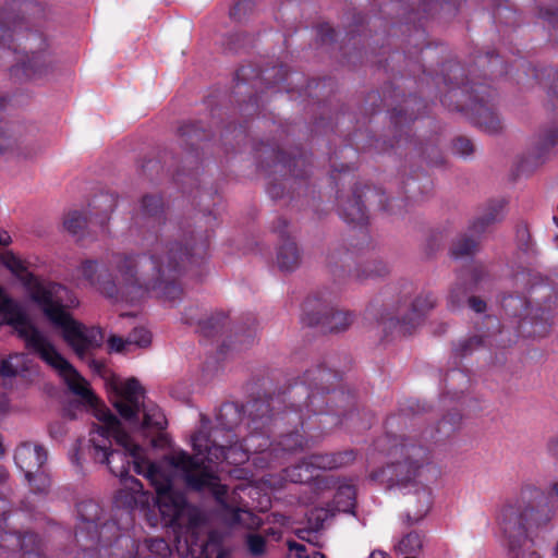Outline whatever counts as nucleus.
I'll list each match as a JSON object with an SVG mask.
<instances>
[{
	"mask_svg": "<svg viewBox=\"0 0 558 558\" xmlns=\"http://www.w3.org/2000/svg\"><path fill=\"white\" fill-rule=\"evenodd\" d=\"M194 231L173 241H158L143 254L113 253L106 263L87 259L82 276L107 298L134 303L154 293L169 302L181 299L177 279L190 257L206 251V241L194 242Z\"/></svg>",
	"mask_w": 558,
	"mask_h": 558,
	"instance_id": "1",
	"label": "nucleus"
},
{
	"mask_svg": "<svg viewBox=\"0 0 558 558\" xmlns=\"http://www.w3.org/2000/svg\"><path fill=\"white\" fill-rule=\"evenodd\" d=\"M247 435L239 428L242 410L234 403L222 404L216 415V424L208 432L199 430L192 437L195 456L183 450H173L163 457L162 462L174 469L186 486L194 490L211 488L218 500L227 494V487L218 485V477L205 465L207 462L228 460L231 453L240 451V458L234 463L248 459V453L266 451L270 446V427L278 425L284 417H275L269 401L253 400L247 404Z\"/></svg>",
	"mask_w": 558,
	"mask_h": 558,
	"instance_id": "2",
	"label": "nucleus"
},
{
	"mask_svg": "<svg viewBox=\"0 0 558 558\" xmlns=\"http://www.w3.org/2000/svg\"><path fill=\"white\" fill-rule=\"evenodd\" d=\"M29 293L49 322L61 330L63 340L80 359H85L89 352L102 345L101 328L87 327L64 311V307L76 304L64 286L50 281H38L32 277Z\"/></svg>",
	"mask_w": 558,
	"mask_h": 558,
	"instance_id": "3",
	"label": "nucleus"
},
{
	"mask_svg": "<svg viewBox=\"0 0 558 558\" xmlns=\"http://www.w3.org/2000/svg\"><path fill=\"white\" fill-rule=\"evenodd\" d=\"M97 420L89 433L88 454L95 463L108 466L111 474L120 478L129 475L133 463L134 471L145 476L146 466L156 464L145 459V451L123 430L121 422L110 410H99Z\"/></svg>",
	"mask_w": 558,
	"mask_h": 558,
	"instance_id": "4",
	"label": "nucleus"
},
{
	"mask_svg": "<svg viewBox=\"0 0 558 558\" xmlns=\"http://www.w3.org/2000/svg\"><path fill=\"white\" fill-rule=\"evenodd\" d=\"M554 513L546 496L539 489L529 486L518 499L501 508L498 522L508 546L515 549L517 542L529 544V539L547 530Z\"/></svg>",
	"mask_w": 558,
	"mask_h": 558,
	"instance_id": "5",
	"label": "nucleus"
},
{
	"mask_svg": "<svg viewBox=\"0 0 558 558\" xmlns=\"http://www.w3.org/2000/svg\"><path fill=\"white\" fill-rule=\"evenodd\" d=\"M112 405L134 430L150 438L153 447H161L167 441L162 433L167 418L156 403L146 400L145 390L137 379L130 378L116 387Z\"/></svg>",
	"mask_w": 558,
	"mask_h": 558,
	"instance_id": "6",
	"label": "nucleus"
},
{
	"mask_svg": "<svg viewBox=\"0 0 558 558\" xmlns=\"http://www.w3.org/2000/svg\"><path fill=\"white\" fill-rule=\"evenodd\" d=\"M7 306L9 307L7 311L9 314L7 319L15 324L20 335L25 339L26 348L37 353L44 362L56 369L64 379L69 389L78 396L84 404L94 408L96 416L99 410H108L99 404L98 399L88 388L87 381L77 373L73 365L57 351L49 339L35 326L28 325L14 306L10 304Z\"/></svg>",
	"mask_w": 558,
	"mask_h": 558,
	"instance_id": "7",
	"label": "nucleus"
},
{
	"mask_svg": "<svg viewBox=\"0 0 558 558\" xmlns=\"http://www.w3.org/2000/svg\"><path fill=\"white\" fill-rule=\"evenodd\" d=\"M436 304V298L430 292H416L415 287L405 282L397 292V299L391 304L385 324L388 328L395 326L399 332L408 333L414 329L423 316Z\"/></svg>",
	"mask_w": 558,
	"mask_h": 558,
	"instance_id": "8",
	"label": "nucleus"
},
{
	"mask_svg": "<svg viewBox=\"0 0 558 558\" xmlns=\"http://www.w3.org/2000/svg\"><path fill=\"white\" fill-rule=\"evenodd\" d=\"M395 454L398 459L375 473V477L386 481L390 487H407L411 483L415 485L420 471L428 463L427 447L412 438H404L395 447Z\"/></svg>",
	"mask_w": 558,
	"mask_h": 558,
	"instance_id": "9",
	"label": "nucleus"
},
{
	"mask_svg": "<svg viewBox=\"0 0 558 558\" xmlns=\"http://www.w3.org/2000/svg\"><path fill=\"white\" fill-rule=\"evenodd\" d=\"M336 294L327 289L310 295L303 304L302 322L323 332H342L354 320L352 312L335 307Z\"/></svg>",
	"mask_w": 558,
	"mask_h": 558,
	"instance_id": "10",
	"label": "nucleus"
},
{
	"mask_svg": "<svg viewBox=\"0 0 558 558\" xmlns=\"http://www.w3.org/2000/svg\"><path fill=\"white\" fill-rule=\"evenodd\" d=\"M365 204H367L368 207L390 215L402 214L404 207L403 199L390 198L379 187L363 186L354 189L351 196L340 201V216L348 223L359 226L365 225L368 220Z\"/></svg>",
	"mask_w": 558,
	"mask_h": 558,
	"instance_id": "11",
	"label": "nucleus"
},
{
	"mask_svg": "<svg viewBox=\"0 0 558 558\" xmlns=\"http://www.w3.org/2000/svg\"><path fill=\"white\" fill-rule=\"evenodd\" d=\"M23 53L11 68V76L17 81L39 80L51 75L57 66L56 59L46 40L38 34L22 36Z\"/></svg>",
	"mask_w": 558,
	"mask_h": 558,
	"instance_id": "12",
	"label": "nucleus"
},
{
	"mask_svg": "<svg viewBox=\"0 0 558 558\" xmlns=\"http://www.w3.org/2000/svg\"><path fill=\"white\" fill-rule=\"evenodd\" d=\"M145 477L156 492V504L163 520L171 525H180L187 504L183 493L173 488L171 475L161 464H149Z\"/></svg>",
	"mask_w": 558,
	"mask_h": 558,
	"instance_id": "13",
	"label": "nucleus"
},
{
	"mask_svg": "<svg viewBox=\"0 0 558 558\" xmlns=\"http://www.w3.org/2000/svg\"><path fill=\"white\" fill-rule=\"evenodd\" d=\"M37 132L34 124H13L5 130L0 129V154L10 153L24 160L36 158L44 150Z\"/></svg>",
	"mask_w": 558,
	"mask_h": 558,
	"instance_id": "14",
	"label": "nucleus"
},
{
	"mask_svg": "<svg viewBox=\"0 0 558 558\" xmlns=\"http://www.w3.org/2000/svg\"><path fill=\"white\" fill-rule=\"evenodd\" d=\"M355 460L353 450H343L338 452H316L305 457L299 464L287 469V476L294 483H305L312 478L308 474L303 476L302 470L311 472L312 470L331 471L351 464Z\"/></svg>",
	"mask_w": 558,
	"mask_h": 558,
	"instance_id": "15",
	"label": "nucleus"
},
{
	"mask_svg": "<svg viewBox=\"0 0 558 558\" xmlns=\"http://www.w3.org/2000/svg\"><path fill=\"white\" fill-rule=\"evenodd\" d=\"M352 256L347 251L332 252L328 256V266L338 277L345 274L356 281L385 277L389 272V267L379 259L368 260L351 269Z\"/></svg>",
	"mask_w": 558,
	"mask_h": 558,
	"instance_id": "16",
	"label": "nucleus"
},
{
	"mask_svg": "<svg viewBox=\"0 0 558 558\" xmlns=\"http://www.w3.org/2000/svg\"><path fill=\"white\" fill-rule=\"evenodd\" d=\"M493 92L481 86V90H474V96L470 102L463 104L461 107H468L473 113V122L482 131L496 134L501 131L502 125L496 112L488 106Z\"/></svg>",
	"mask_w": 558,
	"mask_h": 558,
	"instance_id": "17",
	"label": "nucleus"
},
{
	"mask_svg": "<svg viewBox=\"0 0 558 558\" xmlns=\"http://www.w3.org/2000/svg\"><path fill=\"white\" fill-rule=\"evenodd\" d=\"M0 558H45L38 551V536L34 533H0Z\"/></svg>",
	"mask_w": 558,
	"mask_h": 558,
	"instance_id": "18",
	"label": "nucleus"
},
{
	"mask_svg": "<svg viewBox=\"0 0 558 558\" xmlns=\"http://www.w3.org/2000/svg\"><path fill=\"white\" fill-rule=\"evenodd\" d=\"M558 144V126H549L541 131L532 148L523 156L520 162L522 172H531L546 162L554 154Z\"/></svg>",
	"mask_w": 558,
	"mask_h": 558,
	"instance_id": "19",
	"label": "nucleus"
},
{
	"mask_svg": "<svg viewBox=\"0 0 558 558\" xmlns=\"http://www.w3.org/2000/svg\"><path fill=\"white\" fill-rule=\"evenodd\" d=\"M288 221L284 218H278L274 230L279 234L282 242L278 246L276 264L283 272H291L299 268L302 262V254L296 243L290 238H286Z\"/></svg>",
	"mask_w": 558,
	"mask_h": 558,
	"instance_id": "20",
	"label": "nucleus"
},
{
	"mask_svg": "<svg viewBox=\"0 0 558 558\" xmlns=\"http://www.w3.org/2000/svg\"><path fill=\"white\" fill-rule=\"evenodd\" d=\"M48 458L47 450L38 444L23 442L14 453L17 468L24 473L28 482L43 468Z\"/></svg>",
	"mask_w": 558,
	"mask_h": 558,
	"instance_id": "21",
	"label": "nucleus"
},
{
	"mask_svg": "<svg viewBox=\"0 0 558 558\" xmlns=\"http://www.w3.org/2000/svg\"><path fill=\"white\" fill-rule=\"evenodd\" d=\"M337 380L338 374L323 366L307 369L304 373V383L307 384L311 388L317 390V392L312 390V392L307 396L305 403L306 407L310 408L315 404H323L322 397H319V391L329 392L330 388L335 386Z\"/></svg>",
	"mask_w": 558,
	"mask_h": 558,
	"instance_id": "22",
	"label": "nucleus"
},
{
	"mask_svg": "<svg viewBox=\"0 0 558 558\" xmlns=\"http://www.w3.org/2000/svg\"><path fill=\"white\" fill-rule=\"evenodd\" d=\"M415 492L409 494L405 500V520L412 525L418 523L428 513L432 507V492L427 486L414 485Z\"/></svg>",
	"mask_w": 558,
	"mask_h": 558,
	"instance_id": "23",
	"label": "nucleus"
},
{
	"mask_svg": "<svg viewBox=\"0 0 558 558\" xmlns=\"http://www.w3.org/2000/svg\"><path fill=\"white\" fill-rule=\"evenodd\" d=\"M505 206L506 203L502 199L489 201L482 213L469 225V232L481 236L493 226L501 222L505 218Z\"/></svg>",
	"mask_w": 558,
	"mask_h": 558,
	"instance_id": "24",
	"label": "nucleus"
},
{
	"mask_svg": "<svg viewBox=\"0 0 558 558\" xmlns=\"http://www.w3.org/2000/svg\"><path fill=\"white\" fill-rule=\"evenodd\" d=\"M196 311H197V308L191 307L189 310V312H185V314L182 318L184 320V323L190 324V325L197 323L199 326L201 332L206 337H214L222 330V328L225 326V322L227 319L225 314L217 313V314L211 315L210 317L202 320V319H198V317L195 313Z\"/></svg>",
	"mask_w": 558,
	"mask_h": 558,
	"instance_id": "25",
	"label": "nucleus"
},
{
	"mask_svg": "<svg viewBox=\"0 0 558 558\" xmlns=\"http://www.w3.org/2000/svg\"><path fill=\"white\" fill-rule=\"evenodd\" d=\"M276 159V172H281L283 169L288 168L289 172L294 178H305L308 174L311 163L307 156L304 154L287 158L282 151H279L277 153Z\"/></svg>",
	"mask_w": 558,
	"mask_h": 558,
	"instance_id": "26",
	"label": "nucleus"
},
{
	"mask_svg": "<svg viewBox=\"0 0 558 558\" xmlns=\"http://www.w3.org/2000/svg\"><path fill=\"white\" fill-rule=\"evenodd\" d=\"M514 241L519 254L532 258L537 254L536 244L532 238L530 226L526 221H519L514 228Z\"/></svg>",
	"mask_w": 558,
	"mask_h": 558,
	"instance_id": "27",
	"label": "nucleus"
},
{
	"mask_svg": "<svg viewBox=\"0 0 558 558\" xmlns=\"http://www.w3.org/2000/svg\"><path fill=\"white\" fill-rule=\"evenodd\" d=\"M480 238L471 232L459 235L451 244V255L454 258H462L475 254L480 247Z\"/></svg>",
	"mask_w": 558,
	"mask_h": 558,
	"instance_id": "28",
	"label": "nucleus"
},
{
	"mask_svg": "<svg viewBox=\"0 0 558 558\" xmlns=\"http://www.w3.org/2000/svg\"><path fill=\"white\" fill-rule=\"evenodd\" d=\"M27 355L15 353L0 363V376L3 378L15 377L26 371Z\"/></svg>",
	"mask_w": 558,
	"mask_h": 558,
	"instance_id": "29",
	"label": "nucleus"
},
{
	"mask_svg": "<svg viewBox=\"0 0 558 558\" xmlns=\"http://www.w3.org/2000/svg\"><path fill=\"white\" fill-rule=\"evenodd\" d=\"M355 495L354 486H339L333 496L335 509L339 512H351L355 507Z\"/></svg>",
	"mask_w": 558,
	"mask_h": 558,
	"instance_id": "30",
	"label": "nucleus"
},
{
	"mask_svg": "<svg viewBox=\"0 0 558 558\" xmlns=\"http://www.w3.org/2000/svg\"><path fill=\"white\" fill-rule=\"evenodd\" d=\"M163 210L162 199L159 195H145L141 201L140 213L144 218L161 220Z\"/></svg>",
	"mask_w": 558,
	"mask_h": 558,
	"instance_id": "31",
	"label": "nucleus"
},
{
	"mask_svg": "<svg viewBox=\"0 0 558 558\" xmlns=\"http://www.w3.org/2000/svg\"><path fill=\"white\" fill-rule=\"evenodd\" d=\"M484 347V337L474 335L459 340L453 344L452 353L457 359H464L471 355L474 351Z\"/></svg>",
	"mask_w": 558,
	"mask_h": 558,
	"instance_id": "32",
	"label": "nucleus"
},
{
	"mask_svg": "<svg viewBox=\"0 0 558 558\" xmlns=\"http://www.w3.org/2000/svg\"><path fill=\"white\" fill-rule=\"evenodd\" d=\"M63 227L72 235L81 238L87 227V217L78 210L70 211L64 217Z\"/></svg>",
	"mask_w": 558,
	"mask_h": 558,
	"instance_id": "33",
	"label": "nucleus"
},
{
	"mask_svg": "<svg viewBox=\"0 0 558 558\" xmlns=\"http://www.w3.org/2000/svg\"><path fill=\"white\" fill-rule=\"evenodd\" d=\"M9 304L14 306V308L23 316L24 320L27 322L28 325L34 326L29 322L27 315L24 313L22 307L16 302H14L12 299L8 298L4 293V291L0 288V325L7 324V325L12 326L14 331L19 335V337L25 341V339L20 335L15 324L12 323L10 319H7L8 318L7 316H9V314L7 313L9 307L7 305H9Z\"/></svg>",
	"mask_w": 558,
	"mask_h": 558,
	"instance_id": "34",
	"label": "nucleus"
},
{
	"mask_svg": "<svg viewBox=\"0 0 558 558\" xmlns=\"http://www.w3.org/2000/svg\"><path fill=\"white\" fill-rule=\"evenodd\" d=\"M461 416L459 413H448L436 427V440L449 438L459 427Z\"/></svg>",
	"mask_w": 558,
	"mask_h": 558,
	"instance_id": "35",
	"label": "nucleus"
},
{
	"mask_svg": "<svg viewBox=\"0 0 558 558\" xmlns=\"http://www.w3.org/2000/svg\"><path fill=\"white\" fill-rule=\"evenodd\" d=\"M471 291V288L468 287L464 282H456L450 289L448 295V303L451 310L460 308L465 301H468V294Z\"/></svg>",
	"mask_w": 558,
	"mask_h": 558,
	"instance_id": "36",
	"label": "nucleus"
},
{
	"mask_svg": "<svg viewBox=\"0 0 558 558\" xmlns=\"http://www.w3.org/2000/svg\"><path fill=\"white\" fill-rule=\"evenodd\" d=\"M306 444L305 438L299 432H292L280 437L278 445L286 452L302 450Z\"/></svg>",
	"mask_w": 558,
	"mask_h": 558,
	"instance_id": "37",
	"label": "nucleus"
},
{
	"mask_svg": "<svg viewBox=\"0 0 558 558\" xmlns=\"http://www.w3.org/2000/svg\"><path fill=\"white\" fill-rule=\"evenodd\" d=\"M423 541L421 535L413 531L408 533L399 543L398 548L402 554H414L421 550Z\"/></svg>",
	"mask_w": 558,
	"mask_h": 558,
	"instance_id": "38",
	"label": "nucleus"
},
{
	"mask_svg": "<svg viewBox=\"0 0 558 558\" xmlns=\"http://www.w3.org/2000/svg\"><path fill=\"white\" fill-rule=\"evenodd\" d=\"M462 72H463V70L461 69L460 65H458V64L450 65L448 69V74L453 75L454 82H452V77H449V81H450L449 84L457 86L458 89H462L465 93H468L469 94V102H470L472 100V97L474 96V90H481L482 85H478L476 88L474 86L469 87L468 86L469 82H464L463 78H461V80L458 78V74H462Z\"/></svg>",
	"mask_w": 558,
	"mask_h": 558,
	"instance_id": "39",
	"label": "nucleus"
},
{
	"mask_svg": "<svg viewBox=\"0 0 558 558\" xmlns=\"http://www.w3.org/2000/svg\"><path fill=\"white\" fill-rule=\"evenodd\" d=\"M78 512L92 527H97L96 521L100 518V509L98 505L93 501L82 502L78 506Z\"/></svg>",
	"mask_w": 558,
	"mask_h": 558,
	"instance_id": "40",
	"label": "nucleus"
},
{
	"mask_svg": "<svg viewBox=\"0 0 558 558\" xmlns=\"http://www.w3.org/2000/svg\"><path fill=\"white\" fill-rule=\"evenodd\" d=\"M333 517V512L327 508H316L311 511L308 515V523L311 529L314 531H318L324 527L325 521L329 518Z\"/></svg>",
	"mask_w": 558,
	"mask_h": 558,
	"instance_id": "41",
	"label": "nucleus"
},
{
	"mask_svg": "<svg viewBox=\"0 0 558 558\" xmlns=\"http://www.w3.org/2000/svg\"><path fill=\"white\" fill-rule=\"evenodd\" d=\"M452 151L461 157H470L475 151L473 142L464 136L457 137L452 143Z\"/></svg>",
	"mask_w": 558,
	"mask_h": 558,
	"instance_id": "42",
	"label": "nucleus"
},
{
	"mask_svg": "<svg viewBox=\"0 0 558 558\" xmlns=\"http://www.w3.org/2000/svg\"><path fill=\"white\" fill-rule=\"evenodd\" d=\"M151 335L150 332L143 328H134L133 331L126 338V342L131 344H135L140 348H146L150 344Z\"/></svg>",
	"mask_w": 558,
	"mask_h": 558,
	"instance_id": "43",
	"label": "nucleus"
},
{
	"mask_svg": "<svg viewBox=\"0 0 558 558\" xmlns=\"http://www.w3.org/2000/svg\"><path fill=\"white\" fill-rule=\"evenodd\" d=\"M512 558H539V555L533 549V539L529 544L517 542L515 549L509 546Z\"/></svg>",
	"mask_w": 558,
	"mask_h": 558,
	"instance_id": "44",
	"label": "nucleus"
},
{
	"mask_svg": "<svg viewBox=\"0 0 558 558\" xmlns=\"http://www.w3.org/2000/svg\"><path fill=\"white\" fill-rule=\"evenodd\" d=\"M246 545L252 556L260 557L265 553L266 539L259 534H250Z\"/></svg>",
	"mask_w": 558,
	"mask_h": 558,
	"instance_id": "45",
	"label": "nucleus"
},
{
	"mask_svg": "<svg viewBox=\"0 0 558 558\" xmlns=\"http://www.w3.org/2000/svg\"><path fill=\"white\" fill-rule=\"evenodd\" d=\"M14 35L13 32L0 23V57L3 53H8L10 50L16 52L15 47H13Z\"/></svg>",
	"mask_w": 558,
	"mask_h": 558,
	"instance_id": "46",
	"label": "nucleus"
},
{
	"mask_svg": "<svg viewBox=\"0 0 558 558\" xmlns=\"http://www.w3.org/2000/svg\"><path fill=\"white\" fill-rule=\"evenodd\" d=\"M252 7L253 2L251 0H240L230 9V17L235 21H241L245 14L252 10Z\"/></svg>",
	"mask_w": 558,
	"mask_h": 558,
	"instance_id": "47",
	"label": "nucleus"
},
{
	"mask_svg": "<svg viewBox=\"0 0 558 558\" xmlns=\"http://www.w3.org/2000/svg\"><path fill=\"white\" fill-rule=\"evenodd\" d=\"M220 545V534L216 531H211L208 535L207 542L204 544L202 554L204 558H214V548H218Z\"/></svg>",
	"mask_w": 558,
	"mask_h": 558,
	"instance_id": "48",
	"label": "nucleus"
},
{
	"mask_svg": "<svg viewBox=\"0 0 558 558\" xmlns=\"http://www.w3.org/2000/svg\"><path fill=\"white\" fill-rule=\"evenodd\" d=\"M108 345L111 351L114 352H123L126 350L128 347L132 345L131 343L126 342V339H123L121 337H118L116 335L110 336L108 339Z\"/></svg>",
	"mask_w": 558,
	"mask_h": 558,
	"instance_id": "49",
	"label": "nucleus"
},
{
	"mask_svg": "<svg viewBox=\"0 0 558 558\" xmlns=\"http://www.w3.org/2000/svg\"><path fill=\"white\" fill-rule=\"evenodd\" d=\"M4 263L5 266L14 274H22L23 271H25V266L23 262L20 258L15 257L14 255H8L5 257Z\"/></svg>",
	"mask_w": 558,
	"mask_h": 558,
	"instance_id": "50",
	"label": "nucleus"
},
{
	"mask_svg": "<svg viewBox=\"0 0 558 558\" xmlns=\"http://www.w3.org/2000/svg\"><path fill=\"white\" fill-rule=\"evenodd\" d=\"M466 302L470 308L478 314L484 313L487 308L486 302L477 296H469Z\"/></svg>",
	"mask_w": 558,
	"mask_h": 558,
	"instance_id": "51",
	"label": "nucleus"
},
{
	"mask_svg": "<svg viewBox=\"0 0 558 558\" xmlns=\"http://www.w3.org/2000/svg\"><path fill=\"white\" fill-rule=\"evenodd\" d=\"M121 480L124 482V485L133 493L137 494L143 490V484L137 478L126 475Z\"/></svg>",
	"mask_w": 558,
	"mask_h": 558,
	"instance_id": "52",
	"label": "nucleus"
},
{
	"mask_svg": "<svg viewBox=\"0 0 558 558\" xmlns=\"http://www.w3.org/2000/svg\"><path fill=\"white\" fill-rule=\"evenodd\" d=\"M267 192L271 198H280L284 194V186L281 183L271 182L267 187Z\"/></svg>",
	"mask_w": 558,
	"mask_h": 558,
	"instance_id": "53",
	"label": "nucleus"
},
{
	"mask_svg": "<svg viewBox=\"0 0 558 558\" xmlns=\"http://www.w3.org/2000/svg\"><path fill=\"white\" fill-rule=\"evenodd\" d=\"M289 549L291 551L295 553L296 558H310L308 556H305L306 547L303 544L296 543V542H290L289 543Z\"/></svg>",
	"mask_w": 558,
	"mask_h": 558,
	"instance_id": "54",
	"label": "nucleus"
},
{
	"mask_svg": "<svg viewBox=\"0 0 558 558\" xmlns=\"http://www.w3.org/2000/svg\"><path fill=\"white\" fill-rule=\"evenodd\" d=\"M542 16L548 21L549 24H551L554 27L558 26V10L553 11L549 9H546L545 11H542Z\"/></svg>",
	"mask_w": 558,
	"mask_h": 558,
	"instance_id": "55",
	"label": "nucleus"
},
{
	"mask_svg": "<svg viewBox=\"0 0 558 558\" xmlns=\"http://www.w3.org/2000/svg\"><path fill=\"white\" fill-rule=\"evenodd\" d=\"M547 449L550 454L558 457V438H551L547 444Z\"/></svg>",
	"mask_w": 558,
	"mask_h": 558,
	"instance_id": "56",
	"label": "nucleus"
},
{
	"mask_svg": "<svg viewBox=\"0 0 558 558\" xmlns=\"http://www.w3.org/2000/svg\"><path fill=\"white\" fill-rule=\"evenodd\" d=\"M214 554H216L215 558H231L228 550L221 547V544L218 548H214Z\"/></svg>",
	"mask_w": 558,
	"mask_h": 558,
	"instance_id": "57",
	"label": "nucleus"
},
{
	"mask_svg": "<svg viewBox=\"0 0 558 558\" xmlns=\"http://www.w3.org/2000/svg\"><path fill=\"white\" fill-rule=\"evenodd\" d=\"M193 129H194V125L185 124L179 129V132H180L181 136H190Z\"/></svg>",
	"mask_w": 558,
	"mask_h": 558,
	"instance_id": "58",
	"label": "nucleus"
},
{
	"mask_svg": "<svg viewBox=\"0 0 558 558\" xmlns=\"http://www.w3.org/2000/svg\"><path fill=\"white\" fill-rule=\"evenodd\" d=\"M551 97L554 101H558V77L554 81L550 88Z\"/></svg>",
	"mask_w": 558,
	"mask_h": 558,
	"instance_id": "59",
	"label": "nucleus"
},
{
	"mask_svg": "<svg viewBox=\"0 0 558 558\" xmlns=\"http://www.w3.org/2000/svg\"><path fill=\"white\" fill-rule=\"evenodd\" d=\"M11 242V236L5 231H0V245H8Z\"/></svg>",
	"mask_w": 558,
	"mask_h": 558,
	"instance_id": "60",
	"label": "nucleus"
},
{
	"mask_svg": "<svg viewBox=\"0 0 558 558\" xmlns=\"http://www.w3.org/2000/svg\"><path fill=\"white\" fill-rule=\"evenodd\" d=\"M326 29V34H324V40H332L333 39V35H335V31L330 27H327V26H323L322 27V31H325Z\"/></svg>",
	"mask_w": 558,
	"mask_h": 558,
	"instance_id": "61",
	"label": "nucleus"
},
{
	"mask_svg": "<svg viewBox=\"0 0 558 558\" xmlns=\"http://www.w3.org/2000/svg\"><path fill=\"white\" fill-rule=\"evenodd\" d=\"M368 558H390L389 555L381 550H374Z\"/></svg>",
	"mask_w": 558,
	"mask_h": 558,
	"instance_id": "62",
	"label": "nucleus"
},
{
	"mask_svg": "<svg viewBox=\"0 0 558 558\" xmlns=\"http://www.w3.org/2000/svg\"><path fill=\"white\" fill-rule=\"evenodd\" d=\"M253 339H254V331L248 330L247 335H245V337L243 339V342L250 344L253 342Z\"/></svg>",
	"mask_w": 558,
	"mask_h": 558,
	"instance_id": "63",
	"label": "nucleus"
},
{
	"mask_svg": "<svg viewBox=\"0 0 558 558\" xmlns=\"http://www.w3.org/2000/svg\"><path fill=\"white\" fill-rule=\"evenodd\" d=\"M8 477V473L3 466L0 465V483L4 482Z\"/></svg>",
	"mask_w": 558,
	"mask_h": 558,
	"instance_id": "64",
	"label": "nucleus"
}]
</instances>
